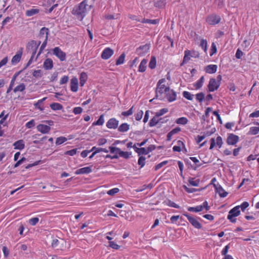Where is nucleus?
Segmentation results:
<instances>
[{"label": "nucleus", "instance_id": "nucleus-34", "mask_svg": "<svg viewBox=\"0 0 259 259\" xmlns=\"http://www.w3.org/2000/svg\"><path fill=\"white\" fill-rule=\"evenodd\" d=\"M163 203L169 206L174 207L176 208H179L180 207L179 205L177 204L174 202L169 199L164 201Z\"/></svg>", "mask_w": 259, "mask_h": 259}, {"label": "nucleus", "instance_id": "nucleus-23", "mask_svg": "<svg viewBox=\"0 0 259 259\" xmlns=\"http://www.w3.org/2000/svg\"><path fill=\"white\" fill-rule=\"evenodd\" d=\"M13 146L15 149L21 150L25 147L24 142L22 140H18L14 143Z\"/></svg>", "mask_w": 259, "mask_h": 259}, {"label": "nucleus", "instance_id": "nucleus-49", "mask_svg": "<svg viewBox=\"0 0 259 259\" xmlns=\"http://www.w3.org/2000/svg\"><path fill=\"white\" fill-rule=\"evenodd\" d=\"M145 160L146 158L143 156H141L139 157L138 163L139 165H140L141 167H143L145 164Z\"/></svg>", "mask_w": 259, "mask_h": 259}, {"label": "nucleus", "instance_id": "nucleus-45", "mask_svg": "<svg viewBox=\"0 0 259 259\" xmlns=\"http://www.w3.org/2000/svg\"><path fill=\"white\" fill-rule=\"evenodd\" d=\"M168 111V110L167 108H162L156 112L155 116L157 117H160V116L163 115L164 114L167 113Z\"/></svg>", "mask_w": 259, "mask_h": 259}, {"label": "nucleus", "instance_id": "nucleus-16", "mask_svg": "<svg viewBox=\"0 0 259 259\" xmlns=\"http://www.w3.org/2000/svg\"><path fill=\"white\" fill-rule=\"evenodd\" d=\"M78 79L76 77H73L70 81L71 90L73 92H76L78 90Z\"/></svg>", "mask_w": 259, "mask_h": 259}, {"label": "nucleus", "instance_id": "nucleus-10", "mask_svg": "<svg viewBox=\"0 0 259 259\" xmlns=\"http://www.w3.org/2000/svg\"><path fill=\"white\" fill-rule=\"evenodd\" d=\"M23 50L22 48H20L19 50L17 51L16 54L13 56L11 60L12 64H16L19 62L22 55Z\"/></svg>", "mask_w": 259, "mask_h": 259}, {"label": "nucleus", "instance_id": "nucleus-21", "mask_svg": "<svg viewBox=\"0 0 259 259\" xmlns=\"http://www.w3.org/2000/svg\"><path fill=\"white\" fill-rule=\"evenodd\" d=\"M43 67L46 70H50L53 67V60L50 58L46 59L43 64Z\"/></svg>", "mask_w": 259, "mask_h": 259}, {"label": "nucleus", "instance_id": "nucleus-43", "mask_svg": "<svg viewBox=\"0 0 259 259\" xmlns=\"http://www.w3.org/2000/svg\"><path fill=\"white\" fill-rule=\"evenodd\" d=\"M199 46L204 50L205 52L207 51V42L206 39H201Z\"/></svg>", "mask_w": 259, "mask_h": 259}, {"label": "nucleus", "instance_id": "nucleus-59", "mask_svg": "<svg viewBox=\"0 0 259 259\" xmlns=\"http://www.w3.org/2000/svg\"><path fill=\"white\" fill-rule=\"evenodd\" d=\"M118 155L120 157L128 158L129 157L130 154L128 152H124L120 150Z\"/></svg>", "mask_w": 259, "mask_h": 259}, {"label": "nucleus", "instance_id": "nucleus-5", "mask_svg": "<svg viewBox=\"0 0 259 259\" xmlns=\"http://www.w3.org/2000/svg\"><path fill=\"white\" fill-rule=\"evenodd\" d=\"M239 137L234 134H228L226 142L229 145H235L239 142Z\"/></svg>", "mask_w": 259, "mask_h": 259}, {"label": "nucleus", "instance_id": "nucleus-58", "mask_svg": "<svg viewBox=\"0 0 259 259\" xmlns=\"http://www.w3.org/2000/svg\"><path fill=\"white\" fill-rule=\"evenodd\" d=\"M109 149H110V152L111 153H115V155H117V154H118V153L120 150L118 148H116L115 147H112V146H110L109 147Z\"/></svg>", "mask_w": 259, "mask_h": 259}, {"label": "nucleus", "instance_id": "nucleus-42", "mask_svg": "<svg viewBox=\"0 0 259 259\" xmlns=\"http://www.w3.org/2000/svg\"><path fill=\"white\" fill-rule=\"evenodd\" d=\"M190 159L196 164V166L193 168V169L196 170L197 168L202 165V164L199 162V161L197 159L196 157H190Z\"/></svg>", "mask_w": 259, "mask_h": 259}, {"label": "nucleus", "instance_id": "nucleus-2", "mask_svg": "<svg viewBox=\"0 0 259 259\" xmlns=\"http://www.w3.org/2000/svg\"><path fill=\"white\" fill-rule=\"evenodd\" d=\"M183 214L187 217L189 222L192 225V226L193 227L197 229H201L202 228V226L198 220H199L202 221V220L200 218L198 217L197 219H196L189 214L186 212L183 213Z\"/></svg>", "mask_w": 259, "mask_h": 259}, {"label": "nucleus", "instance_id": "nucleus-12", "mask_svg": "<svg viewBox=\"0 0 259 259\" xmlns=\"http://www.w3.org/2000/svg\"><path fill=\"white\" fill-rule=\"evenodd\" d=\"M164 88H165L164 84L160 85L158 87V89H157V87L156 86V89L155 91V94H156L155 98L156 99H159L160 100H163L162 95L164 93Z\"/></svg>", "mask_w": 259, "mask_h": 259}, {"label": "nucleus", "instance_id": "nucleus-31", "mask_svg": "<svg viewBox=\"0 0 259 259\" xmlns=\"http://www.w3.org/2000/svg\"><path fill=\"white\" fill-rule=\"evenodd\" d=\"M49 29L46 27H42L40 30L39 33V37L41 38V37H43L44 35L45 34L46 36L45 37L47 36V39H48V35H49Z\"/></svg>", "mask_w": 259, "mask_h": 259}, {"label": "nucleus", "instance_id": "nucleus-1", "mask_svg": "<svg viewBox=\"0 0 259 259\" xmlns=\"http://www.w3.org/2000/svg\"><path fill=\"white\" fill-rule=\"evenodd\" d=\"M87 3V0H83L78 5L75 6L72 11V14L80 21L82 20L86 15L87 7H89V9L92 7L91 5L89 6Z\"/></svg>", "mask_w": 259, "mask_h": 259}, {"label": "nucleus", "instance_id": "nucleus-53", "mask_svg": "<svg viewBox=\"0 0 259 259\" xmlns=\"http://www.w3.org/2000/svg\"><path fill=\"white\" fill-rule=\"evenodd\" d=\"M248 206L249 203L247 201L243 202L240 205H237V206H239V209H240V208H241L242 211H244Z\"/></svg>", "mask_w": 259, "mask_h": 259}, {"label": "nucleus", "instance_id": "nucleus-32", "mask_svg": "<svg viewBox=\"0 0 259 259\" xmlns=\"http://www.w3.org/2000/svg\"><path fill=\"white\" fill-rule=\"evenodd\" d=\"M50 107L53 110H59L63 108V106L58 103H53L50 104Z\"/></svg>", "mask_w": 259, "mask_h": 259}, {"label": "nucleus", "instance_id": "nucleus-39", "mask_svg": "<svg viewBox=\"0 0 259 259\" xmlns=\"http://www.w3.org/2000/svg\"><path fill=\"white\" fill-rule=\"evenodd\" d=\"M25 90V85L24 83H22L19 85H17L16 87L14 88L13 91L14 93H16L17 92H23Z\"/></svg>", "mask_w": 259, "mask_h": 259}, {"label": "nucleus", "instance_id": "nucleus-17", "mask_svg": "<svg viewBox=\"0 0 259 259\" xmlns=\"http://www.w3.org/2000/svg\"><path fill=\"white\" fill-rule=\"evenodd\" d=\"M240 214V210L239 209V206H236L229 211L227 216H231L233 217H237Z\"/></svg>", "mask_w": 259, "mask_h": 259}, {"label": "nucleus", "instance_id": "nucleus-40", "mask_svg": "<svg viewBox=\"0 0 259 259\" xmlns=\"http://www.w3.org/2000/svg\"><path fill=\"white\" fill-rule=\"evenodd\" d=\"M129 129V125L127 123H122L118 127V130L120 132H124Z\"/></svg>", "mask_w": 259, "mask_h": 259}, {"label": "nucleus", "instance_id": "nucleus-28", "mask_svg": "<svg viewBox=\"0 0 259 259\" xmlns=\"http://www.w3.org/2000/svg\"><path fill=\"white\" fill-rule=\"evenodd\" d=\"M156 117H156L155 116L154 117H153V118H152L150 119V120L148 123L149 126H150V127L154 126L156 124H158L159 123V121H160V120H162V118H160L159 119H157Z\"/></svg>", "mask_w": 259, "mask_h": 259}, {"label": "nucleus", "instance_id": "nucleus-64", "mask_svg": "<svg viewBox=\"0 0 259 259\" xmlns=\"http://www.w3.org/2000/svg\"><path fill=\"white\" fill-rule=\"evenodd\" d=\"M143 114V112L142 110L139 111L137 114H135V119L137 120H140L141 119Z\"/></svg>", "mask_w": 259, "mask_h": 259}, {"label": "nucleus", "instance_id": "nucleus-30", "mask_svg": "<svg viewBox=\"0 0 259 259\" xmlns=\"http://www.w3.org/2000/svg\"><path fill=\"white\" fill-rule=\"evenodd\" d=\"M195 180V178L189 177L188 181L191 185H192L193 186H195V187L198 186L200 183V180L199 179H196L195 180Z\"/></svg>", "mask_w": 259, "mask_h": 259}, {"label": "nucleus", "instance_id": "nucleus-29", "mask_svg": "<svg viewBox=\"0 0 259 259\" xmlns=\"http://www.w3.org/2000/svg\"><path fill=\"white\" fill-rule=\"evenodd\" d=\"M148 66H149V67L151 69H153L156 67V59L155 56H151Z\"/></svg>", "mask_w": 259, "mask_h": 259}, {"label": "nucleus", "instance_id": "nucleus-38", "mask_svg": "<svg viewBox=\"0 0 259 259\" xmlns=\"http://www.w3.org/2000/svg\"><path fill=\"white\" fill-rule=\"evenodd\" d=\"M188 210L191 212H198L202 211V206L200 205H197L195 207H189Z\"/></svg>", "mask_w": 259, "mask_h": 259}, {"label": "nucleus", "instance_id": "nucleus-19", "mask_svg": "<svg viewBox=\"0 0 259 259\" xmlns=\"http://www.w3.org/2000/svg\"><path fill=\"white\" fill-rule=\"evenodd\" d=\"M191 51L186 50L184 52V57L182 62L180 64V66H183L185 64L187 63L190 60Z\"/></svg>", "mask_w": 259, "mask_h": 259}, {"label": "nucleus", "instance_id": "nucleus-4", "mask_svg": "<svg viewBox=\"0 0 259 259\" xmlns=\"http://www.w3.org/2000/svg\"><path fill=\"white\" fill-rule=\"evenodd\" d=\"M220 86V83L217 82L216 79L211 78L209 79L208 84L207 85L208 91L209 92H213L217 90Z\"/></svg>", "mask_w": 259, "mask_h": 259}, {"label": "nucleus", "instance_id": "nucleus-24", "mask_svg": "<svg viewBox=\"0 0 259 259\" xmlns=\"http://www.w3.org/2000/svg\"><path fill=\"white\" fill-rule=\"evenodd\" d=\"M147 61L145 59H143L140 63L139 66L138 71L140 72H144L145 71L147 68Z\"/></svg>", "mask_w": 259, "mask_h": 259}, {"label": "nucleus", "instance_id": "nucleus-56", "mask_svg": "<svg viewBox=\"0 0 259 259\" xmlns=\"http://www.w3.org/2000/svg\"><path fill=\"white\" fill-rule=\"evenodd\" d=\"M32 75L36 78H39L42 76V73L41 70H35L33 71Z\"/></svg>", "mask_w": 259, "mask_h": 259}, {"label": "nucleus", "instance_id": "nucleus-61", "mask_svg": "<svg viewBox=\"0 0 259 259\" xmlns=\"http://www.w3.org/2000/svg\"><path fill=\"white\" fill-rule=\"evenodd\" d=\"M39 221L38 218H33L29 220V223L32 226H35Z\"/></svg>", "mask_w": 259, "mask_h": 259}, {"label": "nucleus", "instance_id": "nucleus-18", "mask_svg": "<svg viewBox=\"0 0 259 259\" xmlns=\"http://www.w3.org/2000/svg\"><path fill=\"white\" fill-rule=\"evenodd\" d=\"M92 171L91 166L84 167L76 170L75 172L76 175L88 174Z\"/></svg>", "mask_w": 259, "mask_h": 259}, {"label": "nucleus", "instance_id": "nucleus-46", "mask_svg": "<svg viewBox=\"0 0 259 259\" xmlns=\"http://www.w3.org/2000/svg\"><path fill=\"white\" fill-rule=\"evenodd\" d=\"M183 97L187 99L188 100H192L193 98V95L191 94L190 93L187 91H184L183 92Z\"/></svg>", "mask_w": 259, "mask_h": 259}, {"label": "nucleus", "instance_id": "nucleus-13", "mask_svg": "<svg viewBox=\"0 0 259 259\" xmlns=\"http://www.w3.org/2000/svg\"><path fill=\"white\" fill-rule=\"evenodd\" d=\"M218 66L217 65L210 64L204 67V71L206 73L209 74H213L217 71Z\"/></svg>", "mask_w": 259, "mask_h": 259}, {"label": "nucleus", "instance_id": "nucleus-14", "mask_svg": "<svg viewBox=\"0 0 259 259\" xmlns=\"http://www.w3.org/2000/svg\"><path fill=\"white\" fill-rule=\"evenodd\" d=\"M37 130L42 134H48L51 130L50 126L42 124H39L36 126Z\"/></svg>", "mask_w": 259, "mask_h": 259}, {"label": "nucleus", "instance_id": "nucleus-7", "mask_svg": "<svg viewBox=\"0 0 259 259\" xmlns=\"http://www.w3.org/2000/svg\"><path fill=\"white\" fill-rule=\"evenodd\" d=\"M53 54L56 56L61 61H64L66 59V54L59 47H55L53 50Z\"/></svg>", "mask_w": 259, "mask_h": 259}, {"label": "nucleus", "instance_id": "nucleus-15", "mask_svg": "<svg viewBox=\"0 0 259 259\" xmlns=\"http://www.w3.org/2000/svg\"><path fill=\"white\" fill-rule=\"evenodd\" d=\"M118 121L115 118H112L110 119L106 123V126L109 128H116L117 127Z\"/></svg>", "mask_w": 259, "mask_h": 259}, {"label": "nucleus", "instance_id": "nucleus-55", "mask_svg": "<svg viewBox=\"0 0 259 259\" xmlns=\"http://www.w3.org/2000/svg\"><path fill=\"white\" fill-rule=\"evenodd\" d=\"M119 191V189L117 188H115L107 191V193L110 196H113Z\"/></svg>", "mask_w": 259, "mask_h": 259}, {"label": "nucleus", "instance_id": "nucleus-22", "mask_svg": "<svg viewBox=\"0 0 259 259\" xmlns=\"http://www.w3.org/2000/svg\"><path fill=\"white\" fill-rule=\"evenodd\" d=\"M26 50L27 51H33L34 50H37L36 41L32 40L29 41L26 46Z\"/></svg>", "mask_w": 259, "mask_h": 259}, {"label": "nucleus", "instance_id": "nucleus-50", "mask_svg": "<svg viewBox=\"0 0 259 259\" xmlns=\"http://www.w3.org/2000/svg\"><path fill=\"white\" fill-rule=\"evenodd\" d=\"M141 22L142 23H150V24H156L158 23V20L157 19L151 20V19H143L141 21Z\"/></svg>", "mask_w": 259, "mask_h": 259}, {"label": "nucleus", "instance_id": "nucleus-41", "mask_svg": "<svg viewBox=\"0 0 259 259\" xmlns=\"http://www.w3.org/2000/svg\"><path fill=\"white\" fill-rule=\"evenodd\" d=\"M104 122V115L102 114L100 115L99 119L93 123V125H102Z\"/></svg>", "mask_w": 259, "mask_h": 259}, {"label": "nucleus", "instance_id": "nucleus-57", "mask_svg": "<svg viewBox=\"0 0 259 259\" xmlns=\"http://www.w3.org/2000/svg\"><path fill=\"white\" fill-rule=\"evenodd\" d=\"M223 144L222 138L221 136L217 137L215 144L220 148Z\"/></svg>", "mask_w": 259, "mask_h": 259}, {"label": "nucleus", "instance_id": "nucleus-8", "mask_svg": "<svg viewBox=\"0 0 259 259\" xmlns=\"http://www.w3.org/2000/svg\"><path fill=\"white\" fill-rule=\"evenodd\" d=\"M213 187L215 189L216 193H218L220 197L224 198L228 195V192H226L219 183L217 184H213Z\"/></svg>", "mask_w": 259, "mask_h": 259}, {"label": "nucleus", "instance_id": "nucleus-35", "mask_svg": "<svg viewBox=\"0 0 259 259\" xmlns=\"http://www.w3.org/2000/svg\"><path fill=\"white\" fill-rule=\"evenodd\" d=\"M47 41H48V39H47V36L46 37V38H45V40L44 41V42H42L41 46L40 47L39 52H38V54L37 55V56H36V58L35 60L37 59V57L41 54V53H42V52L43 51L44 49L46 48V47L47 46Z\"/></svg>", "mask_w": 259, "mask_h": 259}, {"label": "nucleus", "instance_id": "nucleus-20", "mask_svg": "<svg viewBox=\"0 0 259 259\" xmlns=\"http://www.w3.org/2000/svg\"><path fill=\"white\" fill-rule=\"evenodd\" d=\"M165 97L169 102H173L176 100L177 94L174 90H171V92L165 95Z\"/></svg>", "mask_w": 259, "mask_h": 259}, {"label": "nucleus", "instance_id": "nucleus-9", "mask_svg": "<svg viewBox=\"0 0 259 259\" xmlns=\"http://www.w3.org/2000/svg\"><path fill=\"white\" fill-rule=\"evenodd\" d=\"M150 48V44H146L137 48V52L141 55H144L149 51Z\"/></svg>", "mask_w": 259, "mask_h": 259}, {"label": "nucleus", "instance_id": "nucleus-26", "mask_svg": "<svg viewBox=\"0 0 259 259\" xmlns=\"http://www.w3.org/2000/svg\"><path fill=\"white\" fill-rule=\"evenodd\" d=\"M88 79V75L86 74V73L83 72L81 73L80 75L79 80H80V85L81 87H82L84 85L85 81H87Z\"/></svg>", "mask_w": 259, "mask_h": 259}, {"label": "nucleus", "instance_id": "nucleus-3", "mask_svg": "<svg viewBox=\"0 0 259 259\" xmlns=\"http://www.w3.org/2000/svg\"><path fill=\"white\" fill-rule=\"evenodd\" d=\"M221 20V17L214 13L208 15L206 17V22L210 25H215L219 24Z\"/></svg>", "mask_w": 259, "mask_h": 259}, {"label": "nucleus", "instance_id": "nucleus-27", "mask_svg": "<svg viewBox=\"0 0 259 259\" xmlns=\"http://www.w3.org/2000/svg\"><path fill=\"white\" fill-rule=\"evenodd\" d=\"M183 187L184 189V190L188 193H192L197 192V191L200 192V191H202V190L205 189V187L201 188L200 189L189 188L187 187L186 185H183Z\"/></svg>", "mask_w": 259, "mask_h": 259}, {"label": "nucleus", "instance_id": "nucleus-54", "mask_svg": "<svg viewBox=\"0 0 259 259\" xmlns=\"http://www.w3.org/2000/svg\"><path fill=\"white\" fill-rule=\"evenodd\" d=\"M217 52V49L216 45L214 42H212L211 46V49L210 51V56H212L213 54H215Z\"/></svg>", "mask_w": 259, "mask_h": 259}, {"label": "nucleus", "instance_id": "nucleus-25", "mask_svg": "<svg viewBox=\"0 0 259 259\" xmlns=\"http://www.w3.org/2000/svg\"><path fill=\"white\" fill-rule=\"evenodd\" d=\"M204 81V76H202L198 80H197L195 83H194L193 85L195 87V89L198 90L200 89L203 84Z\"/></svg>", "mask_w": 259, "mask_h": 259}, {"label": "nucleus", "instance_id": "nucleus-60", "mask_svg": "<svg viewBox=\"0 0 259 259\" xmlns=\"http://www.w3.org/2000/svg\"><path fill=\"white\" fill-rule=\"evenodd\" d=\"M165 5V3H164V2L163 1H162V0L157 1L155 4V7H159V8L163 7H164Z\"/></svg>", "mask_w": 259, "mask_h": 259}, {"label": "nucleus", "instance_id": "nucleus-51", "mask_svg": "<svg viewBox=\"0 0 259 259\" xmlns=\"http://www.w3.org/2000/svg\"><path fill=\"white\" fill-rule=\"evenodd\" d=\"M47 99V97H45L44 98H42V99L41 100H39L37 103L34 104V106L36 107V108H38L39 109H40V110H44V108L43 107H41L39 105H40V104H41L44 101H45Z\"/></svg>", "mask_w": 259, "mask_h": 259}, {"label": "nucleus", "instance_id": "nucleus-62", "mask_svg": "<svg viewBox=\"0 0 259 259\" xmlns=\"http://www.w3.org/2000/svg\"><path fill=\"white\" fill-rule=\"evenodd\" d=\"M109 246L113 249H118L119 248V246L117 245L114 241H109Z\"/></svg>", "mask_w": 259, "mask_h": 259}, {"label": "nucleus", "instance_id": "nucleus-11", "mask_svg": "<svg viewBox=\"0 0 259 259\" xmlns=\"http://www.w3.org/2000/svg\"><path fill=\"white\" fill-rule=\"evenodd\" d=\"M113 54V51L110 48H106L104 50L101 54V57L103 59H108Z\"/></svg>", "mask_w": 259, "mask_h": 259}, {"label": "nucleus", "instance_id": "nucleus-33", "mask_svg": "<svg viewBox=\"0 0 259 259\" xmlns=\"http://www.w3.org/2000/svg\"><path fill=\"white\" fill-rule=\"evenodd\" d=\"M188 122V119L185 117H180L176 120V123L178 124L185 125L187 124Z\"/></svg>", "mask_w": 259, "mask_h": 259}, {"label": "nucleus", "instance_id": "nucleus-44", "mask_svg": "<svg viewBox=\"0 0 259 259\" xmlns=\"http://www.w3.org/2000/svg\"><path fill=\"white\" fill-rule=\"evenodd\" d=\"M205 94L203 92H200L196 95V99L199 102L201 103L204 99Z\"/></svg>", "mask_w": 259, "mask_h": 259}, {"label": "nucleus", "instance_id": "nucleus-36", "mask_svg": "<svg viewBox=\"0 0 259 259\" xmlns=\"http://www.w3.org/2000/svg\"><path fill=\"white\" fill-rule=\"evenodd\" d=\"M39 12V10L35 9H32L30 10H28L26 11V15L27 16H33Z\"/></svg>", "mask_w": 259, "mask_h": 259}, {"label": "nucleus", "instance_id": "nucleus-52", "mask_svg": "<svg viewBox=\"0 0 259 259\" xmlns=\"http://www.w3.org/2000/svg\"><path fill=\"white\" fill-rule=\"evenodd\" d=\"M67 140V138L64 137H60L57 138L56 141V145H60L66 142Z\"/></svg>", "mask_w": 259, "mask_h": 259}, {"label": "nucleus", "instance_id": "nucleus-47", "mask_svg": "<svg viewBox=\"0 0 259 259\" xmlns=\"http://www.w3.org/2000/svg\"><path fill=\"white\" fill-rule=\"evenodd\" d=\"M91 151H95V152H97V154L98 153H99L100 152H104L105 153H108V150H107L105 148H97L96 147L94 146L93 147L92 149L91 150Z\"/></svg>", "mask_w": 259, "mask_h": 259}, {"label": "nucleus", "instance_id": "nucleus-48", "mask_svg": "<svg viewBox=\"0 0 259 259\" xmlns=\"http://www.w3.org/2000/svg\"><path fill=\"white\" fill-rule=\"evenodd\" d=\"M124 58H125V54H124V53H122L119 56V57L117 59L116 62V65H119L121 64H123L124 62Z\"/></svg>", "mask_w": 259, "mask_h": 259}, {"label": "nucleus", "instance_id": "nucleus-37", "mask_svg": "<svg viewBox=\"0 0 259 259\" xmlns=\"http://www.w3.org/2000/svg\"><path fill=\"white\" fill-rule=\"evenodd\" d=\"M258 133L259 130L257 127L252 126L250 127L248 134L250 135H256Z\"/></svg>", "mask_w": 259, "mask_h": 259}, {"label": "nucleus", "instance_id": "nucleus-63", "mask_svg": "<svg viewBox=\"0 0 259 259\" xmlns=\"http://www.w3.org/2000/svg\"><path fill=\"white\" fill-rule=\"evenodd\" d=\"M77 150V149H76V148L73 149L72 150L66 151L65 152V154L69 155L70 156H73L74 155H75L76 153Z\"/></svg>", "mask_w": 259, "mask_h": 259}, {"label": "nucleus", "instance_id": "nucleus-6", "mask_svg": "<svg viewBox=\"0 0 259 259\" xmlns=\"http://www.w3.org/2000/svg\"><path fill=\"white\" fill-rule=\"evenodd\" d=\"M64 244L65 242L63 239H54L53 240L52 242V247L57 250H62L64 247Z\"/></svg>", "mask_w": 259, "mask_h": 259}]
</instances>
